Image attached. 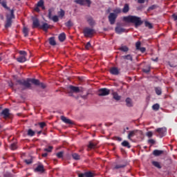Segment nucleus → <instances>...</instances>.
I'll use <instances>...</instances> for the list:
<instances>
[{
  "label": "nucleus",
  "mask_w": 177,
  "mask_h": 177,
  "mask_svg": "<svg viewBox=\"0 0 177 177\" xmlns=\"http://www.w3.org/2000/svg\"><path fill=\"white\" fill-rule=\"evenodd\" d=\"M17 84L20 85L21 91H26V89H29L31 88V83L34 84V85H39V80L37 79H30L28 78L26 80H17Z\"/></svg>",
  "instance_id": "obj_1"
},
{
  "label": "nucleus",
  "mask_w": 177,
  "mask_h": 177,
  "mask_svg": "<svg viewBox=\"0 0 177 177\" xmlns=\"http://www.w3.org/2000/svg\"><path fill=\"white\" fill-rule=\"evenodd\" d=\"M123 20L124 21H126V23H132L133 24H135L136 28H138V27L143 24V21H142L140 17L136 16L130 15L124 17Z\"/></svg>",
  "instance_id": "obj_2"
},
{
  "label": "nucleus",
  "mask_w": 177,
  "mask_h": 177,
  "mask_svg": "<svg viewBox=\"0 0 177 177\" xmlns=\"http://www.w3.org/2000/svg\"><path fill=\"white\" fill-rule=\"evenodd\" d=\"M66 92L68 93L69 96H73V93L84 92V88L71 85L67 88Z\"/></svg>",
  "instance_id": "obj_3"
},
{
  "label": "nucleus",
  "mask_w": 177,
  "mask_h": 177,
  "mask_svg": "<svg viewBox=\"0 0 177 177\" xmlns=\"http://www.w3.org/2000/svg\"><path fill=\"white\" fill-rule=\"evenodd\" d=\"M12 19H15V10H10V15H6V21L4 25L5 28L8 29L12 27V24L13 23V21H12Z\"/></svg>",
  "instance_id": "obj_4"
},
{
  "label": "nucleus",
  "mask_w": 177,
  "mask_h": 177,
  "mask_svg": "<svg viewBox=\"0 0 177 177\" xmlns=\"http://www.w3.org/2000/svg\"><path fill=\"white\" fill-rule=\"evenodd\" d=\"M95 29L91 28H85L83 30V34L86 38H92L93 37V34H95Z\"/></svg>",
  "instance_id": "obj_5"
},
{
  "label": "nucleus",
  "mask_w": 177,
  "mask_h": 177,
  "mask_svg": "<svg viewBox=\"0 0 177 177\" xmlns=\"http://www.w3.org/2000/svg\"><path fill=\"white\" fill-rule=\"evenodd\" d=\"M156 133L159 138H164V136H165V133H167V128H158L156 130Z\"/></svg>",
  "instance_id": "obj_6"
},
{
  "label": "nucleus",
  "mask_w": 177,
  "mask_h": 177,
  "mask_svg": "<svg viewBox=\"0 0 177 177\" xmlns=\"http://www.w3.org/2000/svg\"><path fill=\"white\" fill-rule=\"evenodd\" d=\"M97 95L98 96H108V95H110V89L107 88H100Z\"/></svg>",
  "instance_id": "obj_7"
},
{
  "label": "nucleus",
  "mask_w": 177,
  "mask_h": 177,
  "mask_svg": "<svg viewBox=\"0 0 177 177\" xmlns=\"http://www.w3.org/2000/svg\"><path fill=\"white\" fill-rule=\"evenodd\" d=\"M117 15L114 12H111L108 17L110 24H114L117 19Z\"/></svg>",
  "instance_id": "obj_8"
},
{
  "label": "nucleus",
  "mask_w": 177,
  "mask_h": 177,
  "mask_svg": "<svg viewBox=\"0 0 177 177\" xmlns=\"http://www.w3.org/2000/svg\"><path fill=\"white\" fill-rule=\"evenodd\" d=\"M75 3H78V5H86V3H87L88 7L90 8L91 7V3H92V2L91 1V0H75Z\"/></svg>",
  "instance_id": "obj_9"
},
{
  "label": "nucleus",
  "mask_w": 177,
  "mask_h": 177,
  "mask_svg": "<svg viewBox=\"0 0 177 177\" xmlns=\"http://www.w3.org/2000/svg\"><path fill=\"white\" fill-rule=\"evenodd\" d=\"M32 28H38L39 27V20L37 17H32Z\"/></svg>",
  "instance_id": "obj_10"
},
{
  "label": "nucleus",
  "mask_w": 177,
  "mask_h": 177,
  "mask_svg": "<svg viewBox=\"0 0 177 177\" xmlns=\"http://www.w3.org/2000/svg\"><path fill=\"white\" fill-rule=\"evenodd\" d=\"M61 120L63 121V122L65 124H68L69 125H73V124H74L71 120L66 118L65 116H61Z\"/></svg>",
  "instance_id": "obj_11"
},
{
  "label": "nucleus",
  "mask_w": 177,
  "mask_h": 177,
  "mask_svg": "<svg viewBox=\"0 0 177 177\" xmlns=\"http://www.w3.org/2000/svg\"><path fill=\"white\" fill-rule=\"evenodd\" d=\"M109 71L113 75H118L120 74V71L117 67H112Z\"/></svg>",
  "instance_id": "obj_12"
},
{
  "label": "nucleus",
  "mask_w": 177,
  "mask_h": 177,
  "mask_svg": "<svg viewBox=\"0 0 177 177\" xmlns=\"http://www.w3.org/2000/svg\"><path fill=\"white\" fill-rule=\"evenodd\" d=\"M2 117H3L6 120H7V118H11L12 116L10 115V113H9V111H2L0 114Z\"/></svg>",
  "instance_id": "obj_13"
},
{
  "label": "nucleus",
  "mask_w": 177,
  "mask_h": 177,
  "mask_svg": "<svg viewBox=\"0 0 177 177\" xmlns=\"http://www.w3.org/2000/svg\"><path fill=\"white\" fill-rule=\"evenodd\" d=\"M137 132H138V130H133V131H129L127 137L128 139L129 140H132V138H133V136L136 135Z\"/></svg>",
  "instance_id": "obj_14"
},
{
  "label": "nucleus",
  "mask_w": 177,
  "mask_h": 177,
  "mask_svg": "<svg viewBox=\"0 0 177 177\" xmlns=\"http://www.w3.org/2000/svg\"><path fill=\"white\" fill-rule=\"evenodd\" d=\"M50 27V25L48 24V23H44L43 26H39V28L43 30V31H48Z\"/></svg>",
  "instance_id": "obj_15"
},
{
  "label": "nucleus",
  "mask_w": 177,
  "mask_h": 177,
  "mask_svg": "<svg viewBox=\"0 0 177 177\" xmlns=\"http://www.w3.org/2000/svg\"><path fill=\"white\" fill-rule=\"evenodd\" d=\"M153 154L155 156V157H158V156H161V154H164V151L155 149L153 151Z\"/></svg>",
  "instance_id": "obj_16"
},
{
  "label": "nucleus",
  "mask_w": 177,
  "mask_h": 177,
  "mask_svg": "<svg viewBox=\"0 0 177 177\" xmlns=\"http://www.w3.org/2000/svg\"><path fill=\"white\" fill-rule=\"evenodd\" d=\"M115 31L117 34H122V32H125V28H121L120 26H117L115 28Z\"/></svg>",
  "instance_id": "obj_17"
},
{
  "label": "nucleus",
  "mask_w": 177,
  "mask_h": 177,
  "mask_svg": "<svg viewBox=\"0 0 177 177\" xmlns=\"http://www.w3.org/2000/svg\"><path fill=\"white\" fill-rule=\"evenodd\" d=\"M58 39L60 42H64V41H66V33L62 32L59 34V35L58 36Z\"/></svg>",
  "instance_id": "obj_18"
},
{
  "label": "nucleus",
  "mask_w": 177,
  "mask_h": 177,
  "mask_svg": "<svg viewBox=\"0 0 177 177\" xmlns=\"http://www.w3.org/2000/svg\"><path fill=\"white\" fill-rule=\"evenodd\" d=\"M37 7L41 8L43 10H45V6L44 0H40L37 2Z\"/></svg>",
  "instance_id": "obj_19"
},
{
  "label": "nucleus",
  "mask_w": 177,
  "mask_h": 177,
  "mask_svg": "<svg viewBox=\"0 0 177 177\" xmlns=\"http://www.w3.org/2000/svg\"><path fill=\"white\" fill-rule=\"evenodd\" d=\"M17 62L19 63H24L25 62H27V57L21 55L17 58Z\"/></svg>",
  "instance_id": "obj_20"
},
{
  "label": "nucleus",
  "mask_w": 177,
  "mask_h": 177,
  "mask_svg": "<svg viewBox=\"0 0 177 177\" xmlns=\"http://www.w3.org/2000/svg\"><path fill=\"white\" fill-rule=\"evenodd\" d=\"M35 171H36V172H44L45 169H44V165H38Z\"/></svg>",
  "instance_id": "obj_21"
},
{
  "label": "nucleus",
  "mask_w": 177,
  "mask_h": 177,
  "mask_svg": "<svg viewBox=\"0 0 177 177\" xmlns=\"http://www.w3.org/2000/svg\"><path fill=\"white\" fill-rule=\"evenodd\" d=\"M112 95H113V99H115V100H117V101L121 100V96H120L117 92H113L112 93Z\"/></svg>",
  "instance_id": "obj_22"
},
{
  "label": "nucleus",
  "mask_w": 177,
  "mask_h": 177,
  "mask_svg": "<svg viewBox=\"0 0 177 177\" xmlns=\"http://www.w3.org/2000/svg\"><path fill=\"white\" fill-rule=\"evenodd\" d=\"M48 41L50 45H51L52 46H55L56 45V40H55V37H50Z\"/></svg>",
  "instance_id": "obj_23"
},
{
  "label": "nucleus",
  "mask_w": 177,
  "mask_h": 177,
  "mask_svg": "<svg viewBox=\"0 0 177 177\" xmlns=\"http://www.w3.org/2000/svg\"><path fill=\"white\" fill-rule=\"evenodd\" d=\"M152 165H153V167H156V168H158V169H161L162 168L160 162L157 161H152Z\"/></svg>",
  "instance_id": "obj_24"
},
{
  "label": "nucleus",
  "mask_w": 177,
  "mask_h": 177,
  "mask_svg": "<svg viewBox=\"0 0 177 177\" xmlns=\"http://www.w3.org/2000/svg\"><path fill=\"white\" fill-rule=\"evenodd\" d=\"M122 57L124 60H130V62H133V58L132 57V55H123Z\"/></svg>",
  "instance_id": "obj_25"
},
{
  "label": "nucleus",
  "mask_w": 177,
  "mask_h": 177,
  "mask_svg": "<svg viewBox=\"0 0 177 177\" xmlns=\"http://www.w3.org/2000/svg\"><path fill=\"white\" fill-rule=\"evenodd\" d=\"M122 146H123V147H127V149H131V145L129 144V142L127 140H124L122 142Z\"/></svg>",
  "instance_id": "obj_26"
},
{
  "label": "nucleus",
  "mask_w": 177,
  "mask_h": 177,
  "mask_svg": "<svg viewBox=\"0 0 177 177\" xmlns=\"http://www.w3.org/2000/svg\"><path fill=\"white\" fill-rule=\"evenodd\" d=\"M122 12L123 13H128V12H129V5H128V3L124 4Z\"/></svg>",
  "instance_id": "obj_27"
},
{
  "label": "nucleus",
  "mask_w": 177,
  "mask_h": 177,
  "mask_svg": "<svg viewBox=\"0 0 177 177\" xmlns=\"http://www.w3.org/2000/svg\"><path fill=\"white\" fill-rule=\"evenodd\" d=\"M126 104L128 107H132V100L129 97L126 99Z\"/></svg>",
  "instance_id": "obj_28"
},
{
  "label": "nucleus",
  "mask_w": 177,
  "mask_h": 177,
  "mask_svg": "<svg viewBox=\"0 0 177 177\" xmlns=\"http://www.w3.org/2000/svg\"><path fill=\"white\" fill-rule=\"evenodd\" d=\"M119 50H121L122 52H128L129 50V48L127 46H122L120 48Z\"/></svg>",
  "instance_id": "obj_29"
},
{
  "label": "nucleus",
  "mask_w": 177,
  "mask_h": 177,
  "mask_svg": "<svg viewBox=\"0 0 177 177\" xmlns=\"http://www.w3.org/2000/svg\"><path fill=\"white\" fill-rule=\"evenodd\" d=\"M96 143L95 142H93L92 141H90L88 142V149H95V147H96Z\"/></svg>",
  "instance_id": "obj_30"
},
{
  "label": "nucleus",
  "mask_w": 177,
  "mask_h": 177,
  "mask_svg": "<svg viewBox=\"0 0 177 177\" xmlns=\"http://www.w3.org/2000/svg\"><path fill=\"white\" fill-rule=\"evenodd\" d=\"M35 131H32V129H29L28 130V136L32 137V136H35Z\"/></svg>",
  "instance_id": "obj_31"
},
{
  "label": "nucleus",
  "mask_w": 177,
  "mask_h": 177,
  "mask_svg": "<svg viewBox=\"0 0 177 177\" xmlns=\"http://www.w3.org/2000/svg\"><path fill=\"white\" fill-rule=\"evenodd\" d=\"M72 157L73 160H80L81 158V156L77 153H73Z\"/></svg>",
  "instance_id": "obj_32"
},
{
  "label": "nucleus",
  "mask_w": 177,
  "mask_h": 177,
  "mask_svg": "<svg viewBox=\"0 0 177 177\" xmlns=\"http://www.w3.org/2000/svg\"><path fill=\"white\" fill-rule=\"evenodd\" d=\"M158 8V6L154 4L151 6H149L147 9L148 12H150L151 10H154L155 9H157Z\"/></svg>",
  "instance_id": "obj_33"
},
{
  "label": "nucleus",
  "mask_w": 177,
  "mask_h": 177,
  "mask_svg": "<svg viewBox=\"0 0 177 177\" xmlns=\"http://www.w3.org/2000/svg\"><path fill=\"white\" fill-rule=\"evenodd\" d=\"M28 28L26 27H24L23 28V32H24V37H28Z\"/></svg>",
  "instance_id": "obj_34"
},
{
  "label": "nucleus",
  "mask_w": 177,
  "mask_h": 177,
  "mask_svg": "<svg viewBox=\"0 0 177 177\" xmlns=\"http://www.w3.org/2000/svg\"><path fill=\"white\" fill-rule=\"evenodd\" d=\"M155 91H156V95H161V93H162V91H161V88L160 87H156L155 88Z\"/></svg>",
  "instance_id": "obj_35"
},
{
  "label": "nucleus",
  "mask_w": 177,
  "mask_h": 177,
  "mask_svg": "<svg viewBox=\"0 0 177 177\" xmlns=\"http://www.w3.org/2000/svg\"><path fill=\"white\" fill-rule=\"evenodd\" d=\"M66 14V12H64V10H60V11L58 12V15H59V17H64V15Z\"/></svg>",
  "instance_id": "obj_36"
},
{
  "label": "nucleus",
  "mask_w": 177,
  "mask_h": 177,
  "mask_svg": "<svg viewBox=\"0 0 177 177\" xmlns=\"http://www.w3.org/2000/svg\"><path fill=\"white\" fill-rule=\"evenodd\" d=\"M87 21L90 26H93V24H95V21H93V19L92 17L88 18Z\"/></svg>",
  "instance_id": "obj_37"
},
{
  "label": "nucleus",
  "mask_w": 177,
  "mask_h": 177,
  "mask_svg": "<svg viewBox=\"0 0 177 177\" xmlns=\"http://www.w3.org/2000/svg\"><path fill=\"white\" fill-rule=\"evenodd\" d=\"M145 27H147V28H149V29L153 28V25L151 24V23H150V22H149V21H146L145 23Z\"/></svg>",
  "instance_id": "obj_38"
},
{
  "label": "nucleus",
  "mask_w": 177,
  "mask_h": 177,
  "mask_svg": "<svg viewBox=\"0 0 177 177\" xmlns=\"http://www.w3.org/2000/svg\"><path fill=\"white\" fill-rule=\"evenodd\" d=\"M127 165H116L114 167V169H120V168H125Z\"/></svg>",
  "instance_id": "obj_39"
},
{
  "label": "nucleus",
  "mask_w": 177,
  "mask_h": 177,
  "mask_svg": "<svg viewBox=\"0 0 177 177\" xmlns=\"http://www.w3.org/2000/svg\"><path fill=\"white\" fill-rule=\"evenodd\" d=\"M143 73H145L146 74H148V73H150V66H147L142 69Z\"/></svg>",
  "instance_id": "obj_40"
},
{
  "label": "nucleus",
  "mask_w": 177,
  "mask_h": 177,
  "mask_svg": "<svg viewBox=\"0 0 177 177\" xmlns=\"http://www.w3.org/2000/svg\"><path fill=\"white\" fill-rule=\"evenodd\" d=\"M19 53V55H21V56L27 57V52H26L25 50H20Z\"/></svg>",
  "instance_id": "obj_41"
},
{
  "label": "nucleus",
  "mask_w": 177,
  "mask_h": 177,
  "mask_svg": "<svg viewBox=\"0 0 177 177\" xmlns=\"http://www.w3.org/2000/svg\"><path fill=\"white\" fill-rule=\"evenodd\" d=\"M152 109L153 110H155L156 111H157V110H159L160 109V104H155L152 106Z\"/></svg>",
  "instance_id": "obj_42"
},
{
  "label": "nucleus",
  "mask_w": 177,
  "mask_h": 177,
  "mask_svg": "<svg viewBox=\"0 0 177 177\" xmlns=\"http://www.w3.org/2000/svg\"><path fill=\"white\" fill-rule=\"evenodd\" d=\"M64 154V151H59L58 152L56 156L57 157V158H63V155Z\"/></svg>",
  "instance_id": "obj_43"
},
{
  "label": "nucleus",
  "mask_w": 177,
  "mask_h": 177,
  "mask_svg": "<svg viewBox=\"0 0 177 177\" xmlns=\"http://www.w3.org/2000/svg\"><path fill=\"white\" fill-rule=\"evenodd\" d=\"M86 177H93V173L87 171L84 173Z\"/></svg>",
  "instance_id": "obj_44"
},
{
  "label": "nucleus",
  "mask_w": 177,
  "mask_h": 177,
  "mask_svg": "<svg viewBox=\"0 0 177 177\" xmlns=\"http://www.w3.org/2000/svg\"><path fill=\"white\" fill-rule=\"evenodd\" d=\"M53 150V147L49 146L48 148H45L44 151H47L48 153H50Z\"/></svg>",
  "instance_id": "obj_45"
},
{
  "label": "nucleus",
  "mask_w": 177,
  "mask_h": 177,
  "mask_svg": "<svg viewBox=\"0 0 177 177\" xmlns=\"http://www.w3.org/2000/svg\"><path fill=\"white\" fill-rule=\"evenodd\" d=\"M65 26L66 27H73V22H71V21H68L66 23H65Z\"/></svg>",
  "instance_id": "obj_46"
},
{
  "label": "nucleus",
  "mask_w": 177,
  "mask_h": 177,
  "mask_svg": "<svg viewBox=\"0 0 177 177\" xmlns=\"http://www.w3.org/2000/svg\"><path fill=\"white\" fill-rule=\"evenodd\" d=\"M52 20L54 21V23H57V21H59V17L55 15L53 17Z\"/></svg>",
  "instance_id": "obj_47"
},
{
  "label": "nucleus",
  "mask_w": 177,
  "mask_h": 177,
  "mask_svg": "<svg viewBox=\"0 0 177 177\" xmlns=\"http://www.w3.org/2000/svg\"><path fill=\"white\" fill-rule=\"evenodd\" d=\"M140 45H142V43H140V41H137L136 43V48L137 50H139V49H140Z\"/></svg>",
  "instance_id": "obj_48"
},
{
  "label": "nucleus",
  "mask_w": 177,
  "mask_h": 177,
  "mask_svg": "<svg viewBox=\"0 0 177 177\" xmlns=\"http://www.w3.org/2000/svg\"><path fill=\"white\" fill-rule=\"evenodd\" d=\"M92 45L91 44V41H88L86 43V44L85 45V48L88 50L91 48Z\"/></svg>",
  "instance_id": "obj_49"
},
{
  "label": "nucleus",
  "mask_w": 177,
  "mask_h": 177,
  "mask_svg": "<svg viewBox=\"0 0 177 177\" xmlns=\"http://www.w3.org/2000/svg\"><path fill=\"white\" fill-rule=\"evenodd\" d=\"M1 6H3V8H5V9H9V8L8 7L7 4H6V1H3L1 2Z\"/></svg>",
  "instance_id": "obj_50"
},
{
  "label": "nucleus",
  "mask_w": 177,
  "mask_h": 177,
  "mask_svg": "<svg viewBox=\"0 0 177 177\" xmlns=\"http://www.w3.org/2000/svg\"><path fill=\"white\" fill-rule=\"evenodd\" d=\"M39 125L40 128L44 129V128H45V127H46V123H45L44 122H40V123H39Z\"/></svg>",
  "instance_id": "obj_51"
},
{
  "label": "nucleus",
  "mask_w": 177,
  "mask_h": 177,
  "mask_svg": "<svg viewBox=\"0 0 177 177\" xmlns=\"http://www.w3.org/2000/svg\"><path fill=\"white\" fill-rule=\"evenodd\" d=\"M10 149L11 150H16V149H17V146L16 145V144H12L10 146Z\"/></svg>",
  "instance_id": "obj_52"
},
{
  "label": "nucleus",
  "mask_w": 177,
  "mask_h": 177,
  "mask_svg": "<svg viewBox=\"0 0 177 177\" xmlns=\"http://www.w3.org/2000/svg\"><path fill=\"white\" fill-rule=\"evenodd\" d=\"M3 177H13V175L10 173L7 172L3 175Z\"/></svg>",
  "instance_id": "obj_53"
},
{
  "label": "nucleus",
  "mask_w": 177,
  "mask_h": 177,
  "mask_svg": "<svg viewBox=\"0 0 177 177\" xmlns=\"http://www.w3.org/2000/svg\"><path fill=\"white\" fill-rule=\"evenodd\" d=\"M39 86H41V88H42V89H45V88H46V84H44V83H39Z\"/></svg>",
  "instance_id": "obj_54"
},
{
  "label": "nucleus",
  "mask_w": 177,
  "mask_h": 177,
  "mask_svg": "<svg viewBox=\"0 0 177 177\" xmlns=\"http://www.w3.org/2000/svg\"><path fill=\"white\" fill-rule=\"evenodd\" d=\"M25 162L28 165H30V164H32V160H25Z\"/></svg>",
  "instance_id": "obj_55"
},
{
  "label": "nucleus",
  "mask_w": 177,
  "mask_h": 177,
  "mask_svg": "<svg viewBox=\"0 0 177 177\" xmlns=\"http://www.w3.org/2000/svg\"><path fill=\"white\" fill-rule=\"evenodd\" d=\"M147 136H148V138H151V136H153V132L151 131H148L147 133Z\"/></svg>",
  "instance_id": "obj_56"
},
{
  "label": "nucleus",
  "mask_w": 177,
  "mask_h": 177,
  "mask_svg": "<svg viewBox=\"0 0 177 177\" xmlns=\"http://www.w3.org/2000/svg\"><path fill=\"white\" fill-rule=\"evenodd\" d=\"M138 50H140V52H142V53H144V52H146V48L145 47H140Z\"/></svg>",
  "instance_id": "obj_57"
},
{
  "label": "nucleus",
  "mask_w": 177,
  "mask_h": 177,
  "mask_svg": "<svg viewBox=\"0 0 177 177\" xmlns=\"http://www.w3.org/2000/svg\"><path fill=\"white\" fill-rule=\"evenodd\" d=\"M148 143H150L151 145H154V143H156V141L153 139H149L148 140Z\"/></svg>",
  "instance_id": "obj_58"
},
{
  "label": "nucleus",
  "mask_w": 177,
  "mask_h": 177,
  "mask_svg": "<svg viewBox=\"0 0 177 177\" xmlns=\"http://www.w3.org/2000/svg\"><path fill=\"white\" fill-rule=\"evenodd\" d=\"M8 85L10 88H13V86H15V84L12 82H8Z\"/></svg>",
  "instance_id": "obj_59"
},
{
  "label": "nucleus",
  "mask_w": 177,
  "mask_h": 177,
  "mask_svg": "<svg viewBox=\"0 0 177 177\" xmlns=\"http://www.w3.org/2000/svg\"><path fill=\"white\" fill-rule=\"evenodd\" d=\"M9 111V109L6 108L4 109H2V106H0V111Z\"/></svg>",
  "instance_id": "obj_60"
},
{
  "label": "nucleus",
  "mask_w": 177,
  "mask_h": 177,
  "mask_svg": "<svg viewBox=\"0 0 177 177\" xmlns=\"http://www.w3.org/2000/svg\"><path fill=\"white\" fill-rule=\"evenodd\" d=\"M115 13H120L121 12L120 8H116L114 10Z\"/></svg>",
  "instance_id": "obj_61"
},
{
  "label": "nucleus",
  "mask_w": 177,
  "mask_h": 177,
  "mask_svg": "<svg viewBox=\"0 0 177 177\" xmlns=\"http://www.w3.org/2000/svg\"><path fill=\"white\" fill-rule=\"evenodd\" d=\"M88 95H89V93H87L86 95H82V99H87Z\"/></svg>",
  "instance_id": "obj_62"
},
{
  "label": "nucleus",
  "mask_w": 177,
  "mask_h": 177,
  "mask_svg": "<svg viewBox=\"0 0 177 177\" xmlns=\"http://www.w3.org/2000/svg\"><path fill=\"white\" fill-rule=\"evenodd\" d=\"M35 12H39V7H38V6H37L35 8Z\"/></svg>",
  "instance_id": "obj_63"
},
{
  "label": "nucleus",
  "mask_w": 177,
  "mask_h": 177,
  "mask_svg": "<svg viewBox=\"0 0 177 177\" xmlns=\"http://www.w3.org/2000/svg\"><path fill=\"white\" fill-rule=\"evenodd\" d=\"M78 176L79 177H84L85 176V173L84 174H79Z\"/></svg>",
  "instance_id": "obj_64"
}]
</instances>
